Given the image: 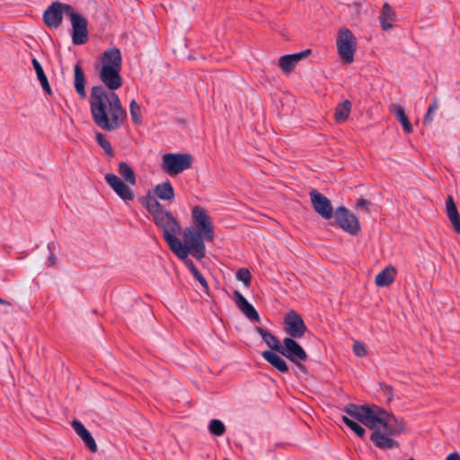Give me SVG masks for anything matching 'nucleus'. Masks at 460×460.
Returning a JSON list of instances; mask_svg holds the SVG:
<instances>
[{
    "mask_svg": "<svg viewBox=\"0 0 460 460\" xmlns=\"http://www.w3.org/2000/svg\"><path fill=\"white\" fill-rule=\"evenodd\" d=\"M100 65L94 64V70L102 83L94 85L90 92L89 104L94 124L106 131L119 129L127 119V111L122 107L119 97L114 91L122 86L120 75L122 56L116 48L107 49L100 57Z\"/></svg>",
    "mask_w": 460,
    "mask_h": 460,
    "instance_id": "nucleus-1",
    "label": "nucleus"
},
{
    "mask_svg": "<svg viewBox=\"0 0 460 460\" xmlns=\"http://www.w3.org/2000/svg\"><path fill=\"white\" fill-rule=\"evenodd\" d=\"M142 206L153 217L155 226L162 230L163 237L169 248L178 258H184L189 255L190 249L183 246L181 241L176 236L181 234V228L178 219L172 213L164 208V207L155 198L148 194L140 198Z\"/></svg>",
    "mask_w": 460,
    "mask_h": 460,
    "instance_id": "nucleus-2",
    "label": "nucleus"
},
{
    "mask_svg": "<svg viewBox=\"0 0 460 460\" xmlns=\"http://www.w3.org/2000/svg\"><path fill=\"white\" fill-rule=\"evenodd\" d=\"M191 219L193 226L186 227L183 232V246H188L193 257L201 260L206 255L204 242L214 241V226L208 211L199 205L191 208Z\"/></svg>",
    "mask_w": 460,
    "mask_h": 460,
    "instance_id": "nucleus-3",
    "label": "nucleus"
},
{
    "mask_svg": "<svg viewBox=\"0 0 460 460\" xmlns=\"http://www.w3.org/2000/svg\"><path fill=\"white\" fill-rule=\"evenodd\" d=\"M376 410L370 440L383 450L399 447L400 443L392 437H397L405 430V422L379 406Z\"/></svg>",
    "mask_w": 460,
    "mask_h": 460,
    "instance_id": "nucleus-4",
    "label": "nucleus"
},
{
    "mask_svg": "<svg viewBox=\"0 0 460 460\" xmlns=\"http://www.w3.org/2000/svg\"><path fill=\"white\" fill-rule=\"evenodd\" d=\"M336 45L342 61L346 64L352 63L357 49V39L349 29L341 28L339 31Z\"/></svg>",
    "mask_w": 460,
    "mask_h": 460,
    "instance_id": "nucleus-5",
    "label": "nucleus"
},
{
    "mask_svg": "<svg viewBox=\"0 0 460 460\" xmlns=\"http://www.w3.org/2000/svg\"><path fill=\"white\" fill-rule=\"evenodd\" d=\"M192 161L190 154L169 153L163 155L162 168L169 175L174 176L189 169Z\"/></svg>",
    "mask_w": 460,
    "mask_h": 460,
    "instance_id": "nucleus-6",
    "label": "nucleus"
},
{
    "mask_svg": "<svg viewBox=\"0 0 460 460\" xmlns=\"http://www.w3.org/2000/svg\"><path fill=\"white\" fill-rule=\"evenodd\" d=\"M376 407L378 406L376 404L358 405L355 403H348L344 406L342 411L368 429H372L374 425L373 420L376 413Z\"/></svg>",
    "mask_w": 460,
    "mask_h": 460,
    "instance_id": "nucleus-7",
    "label": "nucleus"
},
{
    "mask_svg": "<svg viewBox=\"0 0 460 460\" xmlns=\"http://www.w3.org/2000/svg\"><path fill=\"white\" fill-rule=\"evenodd\" d=\"M336 225L344 232L357 235L360 231V224L358 217L344 206H340L334 211Z\"/></svg>",
    "mask_w": 460,
    "mask_h": 460,
    "instance_id": "nucleus-8",
    "label": "nucleus"
},
{
    "mask_svg": "<svg viewBox=\"0 0 460 460\" xmlns=\"http://www.w3.org/2000/svg\"><path fill=\"white\" fill-rule=\"evenodd\" d=\"M73 6L60 2H53L43 13V22L49 28H58L63 19V14L68 17Z\"/></svg>",
    "mask_w": 460,
    "mask_h": 460,
    "instance_id": "nucleus-9",
    "label": "nucleus"
},
{
    "mask_svg": "<svg viewBox=\"0 0 460 460\" xmlns=\"http://www.w3.org/2000/svg\"><path fill=\"white\" fill-rule=\"evenodd\" d=\"M72 25V42L75 45H83L88 40V22L86 18L72 9L68 13Z\"/></svg>",
    "mask_w": 460,
    "mask_h": 460,
    "instance_id": "nucleus-10",
    "label": "nucleus"
},
{
    "mask_svg": "<svg viewBox=\"0 0 460 460\" xmlns=\"http://www.w3.org/2000/svg\"><path fill=\"white\" fill-rule=\"evenodd\" d=\"M284 331L289 335L288 338H302L307 327L302 316L295 310H289L284 316Z\"/></svg>",
    "mask_w": 460,
    "mask_h": 460,
    "instance_id": "nucleus-11",
    "label": "nucleus"
},
{
    "mask_svg": "<svg viewBox=\"0 0 460 460\" xmlns=\"http://www.w3.org/2000/svg\"><path fill=\"white\" fill-rule=\"evenodd\" d=\"M279 353L292 363H297V360L305 361L308 358L305 350L293 338L283 339V344Z\"/></svg>",
    "mask_w": 460,
    "mask_h": 460,
    "instance_id": "nucleus-12",
    "label": "nucleus"
},
{
    "mask_svg": "<svg viewBox=\"0 0 460 460\" xmlns=\"http://www.w3.org/2000/svg\"><path fill=\"white\" fill-rule=\"evenodd\" d=\"M311 202L314 209L324 219H331L334 216L331 200L323 194L313 190L310 192Z\"/></svg>",
    "mask_w": 460,
    "mask_h": 460,
    "instance_id": "nucleus-13",
    "label": "nucleus"
},
{
    "mask_svg": "<svg viewBox=\"0 0 460 460\" xmlns=\"http://www.w3.org/2000/svg\"><path fill=\"white\" fill-rule=\"evenodd\" d=\"M104 178L109 186L122 200L134 199V191L119 176L114 173H107Z\"/></svg>",
    "mask_w": 460,
    "mask_h": 460,
    "instance_id": "nucleus-14",
    "label": "nucleus"
},
{
    "mask_svg": "<svg viewBox=\"0 0 460 460\" xmlns=\"http://www.w3.org/2000/svg\"><path fill=\"white\" fill-rule=\"evenodd\" d=\"M234 302L238 309L251 321L259 323L260 315L254 306L238 291H234Z\"/></svg>",
    "mask_w": 460,
    "mask_h": 460,
    "instance_id": "nucleus-15",
    "label": "nucleus"
},
{
    "mask_svg": "<svg viewBox=\"0 0 460 460\" xmlns=\"http://www.w3.org/2000/svg\"><path fill=\"white\" fill-rule=\"evenodd\" d=\"M311 52L312 50L307 49L301 52L284 55L279 58V66L284 73L288 74L301 59L306 58Z\"/></svg>",
    "mask_w": 460,
    "mask_h": 460,
    "instance_id": "nucleus-16",
    "label": "nucleus"
},
{
    "mask_svg": "<svg viewBox=\"0 0 460 460\" xmlns=\"http://www.w3.org/2000/svg\"><path fill=\"white\" fill-rule=\"evenodd\" d=\"M72 427L74 428L76 434L82 438L85 446L92 451L96 452L98 447L90 431L84 427V425L76 420L72 421Z\"/></svg>",
    "mask_w": 460,
    "mask_h": 460,
    "instance_id": "nucleus-17",
    "label": "nucleus"
},
{
    "mask_svg": "<svg viewBox=\"0 0 460 460\" xmlns=\"http://www.w3.org/2000/svg\"><path fill=\"white\" fill-rule=\"evenodd\" d=\"M279 353L272 350H265L261 353L262 358L275 369L280 373H288L289 371L286 360L279 355Z\"/></svg>",
    "mask_w": 460,
    "mask_h": 460,
    "instance_id": "nucleus-18",
    "label": "nucleus"
},
{
    "mask_svg": "<svg viewBox=\"0 0 460 460\" xmlns=\"http://www.w3.org/2000/svg\"><path fill=\"white\" fill-rule=\"evenodd\" d=\"M85 84V74L80 63H77L74 67V86L81 99L86 98Z\"/></svg>",
    "mask_w": 460,
    "mask_h": 460,
    "instance_id": "nucleus-19",
    "label": "nucleus"
},
{
    "mask_svg": "<svg viewBox=\"0 0 460 460\" xmlns=\"http://www.w3.org/2000/svg\"><path fill=\"white\" fill-rule=\"evenodd\" d=\"M255 332L261 336L263 341L270 348V350L279 352L283 342H280L275 335L260 326L255 327Z\"/></svg>",
    "mask_w": 460,
    "mask_h": 460,
    "instance_id": "nucleus-20",
    "label": "nucleus"
},
{
    "mask_svg": "<svg viewBox=\"0 0 460 460\" xmlns=\"http://www.w3.org/2000/svg\"><path fill=\"white\" fill-rule=\"evenodd\" d=\"M395 274V268L389 265L376 276L375 283L377 287H387L394 281Z\"/></svg>",
    "mask_w": 460,
    "mask_h": 460,
    "instance_id": "nucleus-21",
    "label": "nucleus"
},
{
    "mask_svg": "<svg viewBox=\"0 0 460 460\" xmlns=\"http://www.w3.org/2000/svg\"><path fill=\"white\" fill-rule=\"evenodd\" d=\"M395 19V13L388 3H385L379 15L380 25L383 31L393 28L392 22Z\"/></svg>",
    "mask_w": 460,
    "mask_h": 460,
    "instance_id": "nucleus-22",
    "label": "nucleus"
},
{
    "mask_svg": "<svg viewBox=\"0 0 460 460\" xmlns=\"http://www.w3.org/2000/svg\"><path fill=\"white\" fill-rule=\"evenodd\" d=\"M154 191L156 196V199H159L162 200H172L175 196L174 189L169 181L157 184L155 187Z\"/></svg>",
    "mask_w": 460,
    "mask_h": 460,
    "instance_id": "nucleus-23",
    "label": "nucleus"
},
{
    "mask_svg": "<svg viewBox=\"0 0 460 460\" xmlns=\"http://www.w3.org/2000/svg\"><path fill=\"white\" fill-rule=\"evenodd\" d=\"M31 64H32V66L34 67V70H35L36 75H37V78L40 81L43 91L45 93H47L48 94H51V88H50V85L49 84V80H48V78H47V76L45 75V72L43 70L42 66L38 61V59L35 58L31 59Z\"/></svg>",
    "mask_w": 460,
    "mask_h": 460,
    "instance_id": "nucleus-24",
    "label": "nucleus"
},
{
    "mask_svg": "<svg viewBox=\"0 0 460 460\" xmlns=\"http://www.w3.org/2000/svg\"><path fill=\"white\" fill-rule=\"evenodd\" d=\"M351 111V102L349 100H344L340 102L334 111V118L338 123L344 122Z\"/></svg>",
    "mask_w": 460,
    "mask_h": 460,
    "instance_id": "nucleus-25",
    "label": "nucleus"
},
{
    "mask_svg": "<svg viewBox=\"0 0 460 460\" xmlns=\"http://www.w3.org/2000/svg\"><path fill=\"white\" fill-rule=\"evenodd\" d=\"M118 172L128 184L132 186L137 184L136 173L127 163L120 162L118 166Z\"/></svg>",
    "mask_w": 460,
    "mask_h": 460,
    "instance_id": "nucleus-26",
    "label": "nucleus"
},
{
    "mask_svg": "<svg viewBox=\"0 0 460 460\" xmlns=\"http://www.w3.org/2000/svg\"><path fill=\"white\" fill-rule=\"evenodd\" d=\"M181 260L184 261L185 266L190 270V271L192 273L195 279L204 288L206 291L208 290V284L206 280V279L203 277V275L200 273V271L198 270V268L195 266L192 260L188 258V255L184 258H180Z\"/></svg>",
    "mask_w": 460,
    "mask_h": 460,
    "instance_id": "nucleus-27",
    "label": "nucleus"
},
{
    "mask_svg": "<svg viewBox=\"0 0 460 460\" xmlns=\"http://www.w3.org/2000/svg\"><path fill=\"white\" fill-rule=\"evenodd\" d=\"M394 113L397 120L402 124L403 130L406 133H411L413 128L405 114L404 109L401 105L396 104L394 108Z\"/></svg>",
    "mask_w": 460,
    "mask_h": 460,
    "instance_id": "nucleus-28",
    "label": "nucleus"
},
{
    "mask_svg": "<svg viewBox=\"0 0 460 460\" xmlns=\"http://www.w3.org/2000/svg\"><path fill=\"white\" fill-rule=\"evenodd\" d=\"M129 112L134 124L139 125L142 123L141 108L135 100H132L129 103Z\"/></svg>",
    "mask_w": 460,
    "mask_h": 460,
    "instance_id": "nucleus-29",
    "label": "nucleus"
},
{
    "mask_svg": "<svg viewBox=\"0 0 460 460\" xmlns=\"http://www.w3.org/2000/svg\"><path fill=\"white\" fill-rule=\"evenodd\" d=\"M95 138L99 146L105 151L106 155L110 157H113L114 151L111 143L106 139L105 136L101 132H97Z\"/></svg>",
    "mask_w": 460,
    "mask_h": 460,
    "instance_id": "nucleus-30",
    "label": "nucleus"
},
{
    "mask_svg": "<svg viewBox=\"0 0 460 460\" xmlns=\"http://www.w3.org/2000/svg\"><path fill=\"white\" fill-rule=\"evenodd\" d=\"M208 430L215 436H222L226 432V426L220 420L213 419L209 422Z\"/></svg>",
    "mask_w": 460,
    "mask_h": 460,
    "instance_id": "nucleus-31",
    "label": "nucleus"
},
{
    "mask_svg": "<svg viewBox=\"0 0 460 460\" xmlns=\"http://www.w3.org/2000/svg\"><path fill=\"white\" fill-rule=\"evenodd\" d=\"M236 279L242 281L245 288H249L252 282V274L246 268H240L236 271Z\"/></svg>",
    "mask_w": 460,
    "mask_h": 460,
    "instance_id": "nucleus-32",
    "label": "nucleus"
},
{
    "mask_svg": "<svg viewBox=\"0 0 460 460\" xmlns=\"http://www.w3.org/2000/svg\"><path fill=\"white\" fill-rule=\"evenodd\" d=\"M438 99L434 98L432 100V102L429 104L428 111L423 118V124L424 125H429L433 120V114L438 110Z\"/></svg>",
    "mask_w": 460,
    "mask_h": 460,
    "instance_id": "nucleus-33",
    "label": "nucleus"
},
{
    "mask_svg": "<svg viewBox=\"0 0 460 460\" xmlns=\"http://www.w3.org/2000/svg\"><path fill=\"white\" fill-rule=\"evenodd\" d=\"M446 212L447 217L459 215L456 205L451 195H448L446 199Z\"/></svg>",
    "mask_w": 460,
    "mask_h": 460,
    "instance_id": "nucleus-34",
    "label": "nucleus"
},
{
    "mask_svg": "<svg viewBox=\"0 0 460 460\" xmlns=\"http://www.w3.org/2000/svg\"><path fill=\"white\" fill-rule=\"evenodd\" d=\"M353 352L358 357H364L367 354V349L362 343L356 341L353 345Z\"/></svg>",
    "mask_w": 460,
    "mask_h": 460,
    "instance_id": "nucleus-35",
    "label": "nucleus"
},
{
    "mask_svg": "<svg viewBox=\"0 0 460 460\" xmlns=\"http://www.w3.org/2000/svg\"><path fill=\"white\" fill-rule=\"evenodd\" d=\"M349 429L359 438H363L365 434H366V430L365 429L359 425L358 422L356 421H353V423H351V426L349 427Z\"/></svg>",
    "mask_w": 460,
    "mask_h": 460,
    "instance_id": "nucleus-36",
    "label": "nucleus"
},
{
    "mask_svg": "<svg viewBox=\"0 0 460 460\" xmlns=\"http://www.w3.org/2000/svg\"><path fill=\"white\" fill-rule=\"evenodd\" d=\"M381 390L385 393L388 402L392 401L394 397V388L385 383H380Z\"/></svg>",
    "mask_w": 460,
    "mask_h": 460,
    "instance_id": "nucleus-37",
    "label": "nucleus"
},
{
    "mask_svg": "<svg viewBox=\"0 0 460 460\" xmlns=\"http://www.w3.org/2000/svg\"><path fill=\"white\" fill-rule=\"evenodd\" d=\"M448 219L450 220L453 226L454 231L457 234H460V215L449 217Z\"/></svg>",
    "mask_w": 460,
    "mask_h": 460,
    "instance_id": "nucleus-38",
    "label": "nucleus"
},
{
    "mask_svg": "<svg viewBox=\"0 0 460 460\" xmlns=\"http://www.w3.org/2000/svg\"><path fill=\"white\" fill-rule=\"evenodd\" d=\"M370 205H371V202L369 200L361 198V199H358L356 207L358 208L365 210L366 212H368Z\"/></svg>",
    "mask_w": 460,
    "mask_h": 460,
    "instance_id": "nucleus-39",
    "label": "nucleus"
},
{
    "mask_svg": "<svg viewBox=\"0 0 460 460\" xmlns=\"http://www.w3.org/2000/svg\"><path fill=\"white\" fill-rule=\"evenodd\" d=\"M48 248H49V251H51V243L48 244ZM48 262H49V267H53V266L56 265L57 257H56V255L54 254L53 252H50V254H49V256L48 258Z\"/></svg>",
    "mask_w": 460,
    "mask_h": 460,
    "instance_id": "nucleus-40",
    "label": "nucleus"
},
{
    "mask_svg": "<svg viewBox=\"0 0 460 460\" xmlns=\"http://www.w3.org/2000/svg\"><path fill=\"white\" fill-rule=\"evenodd\" d=\"M446 460H460V455L456 452L449 454Z\"/></svg>",
    "mask_w": 460,
    "mask_h": 460,
    "instance_id": "nucleus-41",
    "label": "nucleus"
},
{
    "mask_svg": "<svg viewBox=\"0 0 460 460\" xmlns=\"http://www.w3.org/2000/svg\"><path fill=\"white\" fill-rule=\"evenodd\" d=\"M341 420H342L343 423H344L347 427H349V428L351 426V423H353V421H354L353 420L349 419V417H347V416H345V415H343V416L341 417Z\"/></svg>",
    "mask_w": 460,
    "mask_h": 460,
    "instance_id": "nucleus-42",
    "label": "nucleus"
},
{
    "mask_svg": "<svg viewBox=\"0 0 460 460\" xmlns=\"http://www.w3.org/2000/svg\"><path fill=\"white\" fill-rule=\"evenodd\" d=\"M295 364L297 366V367H298L302 372H304V373H305V372H306V367H305L301 362H299V360H297V363H295Z\"/></svg>",
    "mask_w": 460,
    "mask_h": 460,
    "instance_id": "nucleus-43",
    "label": "nucleus"
},
{
    "mask_svg": "<svg viewBox=\"0 0 460 460\" xmlns=\"http://www.w3.org/2000/svg\"><path fill=\"white\" fill-rule=\"evenodd\" d=\"M0 304L6 305H11V303L9 301L4 300L3 298H0Z\"/></svg>",
    "mask_w": 460,
    "mask_h": 460,
    "instance_id": "nucleus-44",
    "label": "nucleus"
},
{
    "mask_svg": "<svg viewBox=\"0 0 460 460\" xmlns=\"http://www.w3.org/2000/svg\"><path fill=\"white\" fill-rule=\"evenodd\" d=\"M93 314H97V310H96V309H93Z\"/></svg>",
    "mask_w": 460,
    "mask_h": 460,
    "instance_id": "nucleus-45",
    "label": "nucleus"
}]
</instances>
